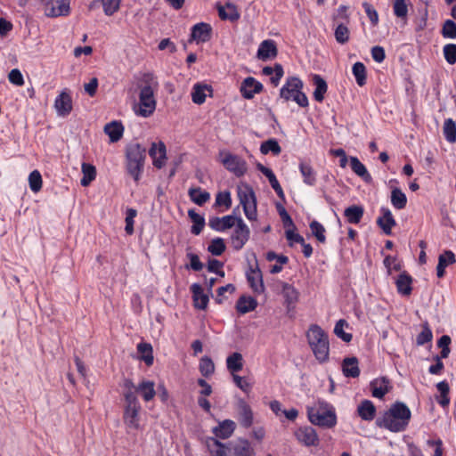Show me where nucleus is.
<instances>
[{
  "label": "nucleus",
  "mask_w": 456,
  "mask_h": 456,
  "mask_svg": "<svg viewBox=\"0 0 456 456\" xmlns=\"http://www.w3.org/2000/svg\"><path fill=\"white\" fill-rule=\"evenodd\" d=\"M433 338V334L431 330L428 327V323L423 325V329L421 332L417 336L416 342L419 346H423L424 344L430 342Z\"/></svg>",
  "instance_id": "obj_56"
},
{
  "label": "nucleus",
  "mask_w": 456,
  "mask_h": 456,
  "mask_svg": "<svg viewBox=\"0 0 456 456\" xmlns=\"http://www.w3.org/2000/svg\"><path fill=\"white\" fill-rule=\"evenodd\" d=\"M382 216L377 220V224L386 235H390L392 228L396 224L395 220L388 208H381Z\"/></svg>",
  "instance_id": "obj_23"
},
{
  "label": "nucleus",
  "mask_w": 456,
  "mask_h": 456,
  "mask_svg": "<svg viewBox=\"0 0 456 456\" xmlns=\"http://www.w3.org/2000/svg\"><path fill=\"white\" fill-rule=\"evenodd\" d=\"M442 35L445 38H456V23L451 20H445L443 25Z\"/></svg>",
  "instance_id": "obj_57"
},
{
  "label": "nucleus",
  "mask_w": 456,
  "mask_h": 456,
  "mask_svg": "<svg viewBox=\"0 0 456 456\" xmlns=\"http://www.w3.org/2000/svg\"><path fill=\"white\" fill-rule=\"evenodd\" d=\"M350 166L352 170L365 182H370L371 176L367 171L365 166L356 157H350Z\"/></svg>",
  "instance_id": "obj_39"
},
{
  "label": "nucleus",
  "mask_w": 456,
  "mask_h": 456,
  "mask_svg": "<svg viewBox=\"0 0 456 456\" xmlns=\"http://www.w3.org/2000/svg\"><path fill=\"white\" fill-rule=\"evenodd\" d=\"M137 351L140 354L139 359L143 361L147 366L153 364V349L151 344L143 342L139 343L137 345Z\"/></svg>",
  "instance_id": "obj_37"
},
{
  "label": "nucleus",
  "mask_w": 456,
  "mask_h": 456,
  "mask_svg": "<svg viewBox=\"0 0 456 456\" xmlns=\"http://www.w3.org/2000/svg\"><path fill=\"white\" fill-rule=\"evenodd\" d=\"M139 88V104L135 112L141 117L148 118L153 114L157 106L155 92L159 89V82L154 74L144 73Z\"/></svg>",
  "instance_id": "obj_2"
},
{
  "label": "nucleus",
  "mask_w": 456,
  "mask_h": 456,
  "mask_svg": "<svg viewBox=\"0 0 456 456\" xmlns=\"http://www.w3.org/2000/svg\"><path fill=\"white\" fill-rule=\"evenodd\" d=\"M9 81L18 86L24 85V79L21 72L18 69H13L8 75Z\"/></svg>",
  "instance_id": "obj_63"
},
{
  "label": "nucleus",
  "mask_w": 456,
  "mask_h": 456,
  "mask_svg": "<svg viewBox=\"0 0 456 456\" xmlns=\"http://www.w3.org/2000/svg\"><path fill=\"white\" fill-rule=\"evenodd\" d=\"M125 403L124 421L129 428L136 429L139 427V411L141 410L139 401L136 395L128 394Z\"/></svg>",
  "instance_id": "obj_9"
},
{
  "label": "nucleus",
  "mask_w": 456,
  "mask_h": 456,
  "mask_svg": "<svg viewBox=\"0 0 456 456\" xmlns=\"http://www.w3.org/2000/svg\"><path fill=\"white\" fill-rule=\"evenodd\" d=\"M278 54L276 44L272 39L264 40L258 47L256 57L261 61L274 59Z\"/></svg>",
  "instance_id": "obj_18"
},
{
  "label": "nucleus",
  "mask_w": 456,
  "mask_h": 456,
  "mask_svg": "<svg viewBox=\"0 0 456 456\" xmlns=\"http://www.w3.org/2000/svg\"><path fill=\"white\" fill-rule=\"evenodd\" d=\"M29 188L34 192H38L42 188V176L39 171L34 170L28 176Z\"/></svg>",
  "instance_id": "obj_55"
},
{
  "label": "nucleus",
  "mask_w": 456,
  "mask_h": 456,
  "mask_svg": "<svg viewBox=\"0 0 456 456\" xmlns=\"http://www.w3.org/2000/svg\"><path fill=\"white\" fill-rule=\"evenodd\" d=\"M444 55L449 64L456 63V45L448 44L444 46Z\"/></svg>",
  "instance_id": "obj_59"
},
{
  "label": "nucleus",
  "mask_w": 456,
  "mask_h": 456,
  "mask_svg": "<svg viewBox=\"0 0 456 456\" xmlns=\"http://www.w3.org/2000/svg\"><path fill=\"white\" fill-rule=\"evenodd\" d=\"M82 173H83V177L80 180V183L82 186H85V187L88 186L91 183V182L95 179L96 169L91 164L83 163L82 164Z\"/></svg>",
  "instance_id": "obj_44"
},
{
  "label": "nucleus",
  "mask_w": 456,
  "mask_h": 456,
  "mask_svg": "<svg viewBox=\"0 0 456 456\" xmlns=\"http://www.w3.org/2000/svg\"><path fill=\"white\" fill-rule=\"evenodd\" d=\"M364 209L362 206L353 205L346 208L344 215L350 224H359L363 216Z\"/></svg>",
  "instance_id": "obj_36"
},
{
  "label": "nucleus",
  "mask_w": 456,
  "mask_h": 456,
  "mask_svg": "<svg viewBox=\"0 0 456 456\" xmlns=\"http://www.w3.org/2000/svg\"><path fill=\"white\" fill-rule=\"evenodd\" d=\"M200 371L204 377H208L214 373L215 365L213 361L209 357L204 356L200 359Z\"/></svg>",
  "instance_id": "obj_54"
},
{
  "label": "nucleus",
  "mask_w": 456,
  "mask_h": 456,
  "mask_svg": "<svg viewBox=\"0 0 456 456\" xmlns=\"http://www.w3.org/2000/svg\"><path fill=\"white\" fill-rule=\"evenodd\" d=\"M409 3V0H395L393 9L397 18L406 19Z\"/></svg>",
  "instance_id": "obj_50"
},
{
  "label": "nucleus",
  "mask_w": 456,
  "mask_h": 456,
  "mask_svg": "<svg viewBox=\"0 0 456 456\" xmlns=\"http://www.w3.org/2000/svg\"><path fill=\"white\" fill-rule=\"evenodd\" d=\"M345 327H347V322L345 320L340 319L335 325L334 333L343 341L350 342L352 340V334L345 332Z\"/></svg>",
  "instance_id": "obj_51"
},
{
  "label": "nucleus",
  "mask_w": 456,
  "mask_h": 456,
  "mask_svg": "<svg viewBox=\"0 0 456 456\" xmlns=\"http://www.w3.org/2000/svg\"><path fill=\"white\" fill-rule=\"evenodd\" d=\"M353 74L358 86H362L366 83V68L363 63L358 61L353 65Z\"/></svg>",
  "instance_id": "obj_48"
},
{
  "label": "nucleus",
  "mask_w": 456,
  "mask_h": 456,
  "mask_svg": "<svg viewBox=\"0 0 456 456\" xmlns=\"http://www.w3.org/2000/svg\"><path fill=\"white\" fill-rule=\"evenodd\" d=\"M309 227L311 229L313 235L316 238L318 241H320L321 243H324L326 241V230L321 223H319L316 220H314L310 223Z\"/></svg>",
  "instance_id": "obj_49"
},
{
  "label": "nucleus",
  "mask_w": 456,
  "mask_h": 456,
  "mask_svg": "<svg viewBox=\"0 0 456 456\" xmlns=\"http://www.w3.org/2000/svg\"><path fill=\"white\" fill-rule=\"evenodd\" d=\"M306 338L314 357L320 362L329 360L330 343L327 333L317 324H312L307 332Z\"/></svg>",
  "instance_id": "obj_4"
},
{
  "label": "nucleus",
  "mask_w": 456,
  "mask_h": 456,
  "mask_svg": "<svg viewBox=\"0 0 456 456\" xmlns=\"http://www.w3.org/2000/svg\"><path fill=\"white\" fill-rule=\"evenodd\" d=\"M237 419L240 426L248 428L254 421V414L249 404L243 399H238L236 403Z\"/></svg>",
  "instance_id": "obj_13"
},
{
  "label": "nucleus",
  "mask_w": 456,
  "mask_h": 456,
  "mask_svg": "<svg viewBox=\"0 0 456 456\" xmlns=\"http://www.w3.org/2000/svg\"><path fill=\"white\" fill-rule=\"evenodd\" d=\"M127 173L138 182L143 171L146 149L139 143H130L126 150Z\"/></svg>",
  "instance_id": "obj_6"
},
{
  "label": "nucleus",
  "mask_w": 456,
  "mask_h": 456,
  "mask_svg": "<svg viewBox=\"0 0 456 456\" xmlns=\"http://www.w3.org/2000/svg\"><path fill=\"white\" fill-rule=\"evenodd\" d=\"M443 133L447 142L451 143L456 142V123L452 118L444 120Z\"/></svg>",
  "instance_id": "obj_45"
},
{
  "label": "nucleus",
  "mask_w": 456,
  "mask_h": 456,
  "mask_svg": "<svg viewBox=\"0 0 456 456\" xmlns=\"http://www.w3.org/2000/svg\"><path fill=\"white\" fill-rule=\"evenodd\" d=\"M166 154V145L162 142H159V143L153 142L149 150V155L152 159L153 166L157 168L164 167L167 159Z\"/></svg>",
  "instance_id": "obj_17"
},
{
  "label": "nucleus",
  "mask_w": 456,
  "mask_h": 456,
  "mask_svg": "<svg viewBox=\"0 0 456 456\" xmlns=\"http://www.w3.org/2000/svg\"><path fill=\"white\" fill-rule=\"evenodd\" d=\"M263 90V85L252 77H246L240 85V93L245 99H252Z\"/></svg>",
  "instance_id": "obj_14"
},
{
  "label": "nucleus",
  "mask_w": 456,
  "mask_h": 456,
  "mask_svg": "<svg viewBox=\"0 0 456 456\" xmlns=\"http://www.w3.org/2000/svg\"><path fill=\"white\" fill-rule=\"evenodd\" d=\"M260 151L265 155L272 152L273 155L277 156L281 153V148L275 139H269L262 142L260 146Z\"/></svg>",
  "instance_id": "obj_47"
},
{
  "label": "nucleus",
  "mask_w": 456,
  "mask_h": 456,
  "mask_svg": "<svg viewBox=\"0 0 456 456\" xmlns=\"http://www.w3.org/2000/svg\"><path fill=\"white\" fill-rule=\"evenodd\" d=\"M411 418V412L409 407L402 402H395L382 418L376 420V425L391 432H402L408 427Z\"/></svg>",
  "instance_id": "obj_1"
},
{
  "label": "nucleus",
  "mask_w": 456,
  "mask_h": 456,
  "mask_svg": "<svg viewBox=\"0 0 456 456\" xmlns=\"http://www.w3.org/2000/svg\"><path fill=\"white\" fill-rule=\"evenodd\" d=\"M334 36L336 41L341 45H344L349 40V29L346 25L340 23L335 28Z\"/></svg>",
  "instance_id": "obj_52"
},
{
  "label": "nucleus",
  "mask_w": 456,
  "mask_h": 456,
  "mask_svg": "<svg viewBox=\"0 0 456 456\" xmlns=\"http://www.w3.org/2000/svg\"><path fill=\"white\" fill-rule=\"evenodd\" d=\"M391 203L397 209H403L407 203L406 195L398 188H395L391 191Z\"/></svg>",
  "instance_id": "obj_46"
},
{
  "label": "nucleus",
  "mask_w": 456,
  "mask_h": 456,
  "mask_svg": "<svg viewBox=\"0 0 456 456\" xmlns=\"http://www.w3.org/2000/svg\"><path fill=\"white\" fill-rule=\"evenodd\" d=\"M295 436L300 443L306 446L317 445L319 442L318 436L312 427L300 428L296 431Z\"/></svg>",
  "instance_id": "obj_21"
},
{
  "label": "nucleus",
  "mask_w": 456,
  "mask_h": 456,
  "mask_svg": "<svg viewBox=\"0 0 456 456\" xmlns=\"http://www.w3.org/2000/svg\"><path fill=\"white\" fill-rule=\"evenodd\" d=\"M238 196L246 217L250 221L256 220V198L252 188L246 187L245 190H240Z\"/></svg>",
  "instance_id": "obj_8"
},
{
  "label": "nucleus",
  "mask_w": 456,
  "mask_h": 456,
  "mask_svg": "<svg viewBox=\"0 0 456 456\" xmlns=\"http://www.w3.org/2000/svg\"><path fill=\"white\" fill-rule=\"evenodd\" d=\"M236 428L233 420L224 419L213 428V434L220 439H227L232 436Z\"/></svg>",
  "instance_id": "obj_22"
},
{
  "label": "nucleus",
  "mask_w": 456,
  "mask_h": 456,
  "mask_svg": "<svg viewBox=\"0 0 456 456\" xmlns=\"http://www.w3.org/2000/svg\"><path fill=\"white\" fill-rule=\"evenodd\" d=\"M307 416L312 424L323 428H330L337 423L333 407L324 401H318L307 407Z\"/></svg>",
  "instance_id": "obj_5"
},
{
  "label": "nucleus",
  "mask_w": 456,
  "mask_h": 456,
  "mask_svg": "<svg viewBox=\"0 0 456 456\" xmlns=\"http://www.w3.org/2000/svg\"><path fill=\"white\" fill-rule=\"evenodd\" d=\"M362 7L364 8V11L370 19V21L373 26H376L379 23V14L375 8L369 4L368 2L362 3Z\"/></svg>",
  "instance_id": "obj_62"
},
{
  "label": "nucleus",
  "mask_w": 456,
  "mask_h": 456,
  "mask_svg": "<svg viewBox=\"0 0 456 456\" xmlns=\"http://www.w3.org/2000/svg\"><path fill=\"white\" fill-rule=\"evenodd\" d=\"M303 82L297 77H289L287 78L286 83L280 90L281 98L285 101L292 100L300 107L308 106V98L305 93H303Z\"/></svg>",
  "instance_id": "obj_7"
},
{
  "label": "nucleus",
  "mask_w": 456,
  "mask_h": 456,
  "mask_svg": "<svg viewBox=\"0 0 456 456\" xmlns=\"http://www.w3.org/2000/svg\"><path fill=\"white\" fill-rule=\"evenodd\" d=\"M136 392L141 395L145 402H150L156 395L155 383L151 380L143 379L136 386Z\"/></svg>",
  "instance_id": "obj_28"
},
{
  "label": "nucleus",
  "mask_w": 456,
  "mask_h": 456,
  "mask_svg": "<svg viewBox=\"0 0 456 456\" xmlns=\"http://www.w3.org/2000/svg\"><path fill=\"white\" fill-rule=\"evenodd\" d=\"M45 16L56 18L69 13L70 0H40Z\"/></svg>",
  "instance_id": "obj_10"
},
{
  "label": "nucleus",
  "mask_w": 456,
  "mask_h": 456,
  "mask_svg": "<svg viewBox=\"0 0 456 456\" xmlns=\"http://www.w3.org/2000/svg\"><path fill=\"white\" fill-rule=\"evenodd\" d=\"M222 155L224 157L221 162L228 171L238 177L246 174L248 170L247 162L241 157L230 152L222 153Z\"/></svg>",
  "instance_id": "obj_11"
},
{
  "label": "nucleus",
  "mask_w": 456,
  "mask_h": 456,
  "mask_svg": "<svg viewBox=\"0 0 456 456\" xmlns=\"http://www.w3.org/2000/svg\"><path fill=\"white\" fill-rule=\"evenodd\" d=\"M208 250L213 256H221L225 250V244L223 239H213L208 247Z\"/></svg>",
  "instance_id": "obj_53"
},
{
  "label": "nucleus",
  "mask_w": 456,
  "mask_h": 456,
  "mask_svg": "<svg viewBox=\"0 0 456 456\" xmlns=\"http://www.w3.org/2000/svg\"><path fill=\"white\" fill-rule=\"evenodd\" d=\"M192 293L194 306L196 308L204 310L208 306L209 297L204 293L203 289L200 285L194 283L191 286Z\"/></svg>",
  "instance_id": "obj_24"
},
{
  "label": "nucleus",
  "mask_w": 456,
  "mask_h": 456,
  "mask_svg": "<svg viewBox=\"0 0 456 456\" xmlns=\"http://www.w3.org/2000/svg\"><path fill=\"white\" fill-rule=\"evenodd\" d=\"M256 307V301L253 297H240L236 304V309L239 313L244 314L253 311Z\"/></svg>",
  "instance_id": "obj_42"
},
{
  "label": "nucleus",
  "mask_w": 456,
  "mask_h": 456,
  "mask_svg": "<svg viewBox=\"0 0 456 456\" xmlns=\"http://www.w3.org/2000/svg\"><path fill=\"white\" fill-rule=\"evenodd\" d=\"M137 212L135 209L129 208L126 215V227L125 231L127 234L131 235L134 232V219L136 216Z\"/></svg>",
  "instance_id": "obj_61"
},
{
  "label": "nucleus",
  "mask_w": 456,
  "mask_h": 456,
  "mask_svg": "<svg viewBox=\"0 0 456 456\" xmlns=\"http://www.w3.org/2000/svg\"><path fill=\"white\" fill-rule=\"evenodd\" d=\"M312 80L315 86L314 98L316 102H322L328 89L327 83L320 75L317 74L313 76Z\"/></svg>",
  "instance_id": "obj_35"
},
{
  "label": "nucleus",
  "mask_w": 456,
  "mask_h": 456,
  "mask_svg": "<svg viewBox=\"0 0 456 456\" xmlns=\"http://www.w3.org/2000/svg\"><path fill=\"white\" fill-rule=\"evenodd\" d=\"M453 263H455V256L451 250H446L444 254H441L436 266L437 277L442 278L444 275L445 268Z\"/></svg>",
  "instance_id": "obj_33"
},
{
  "label": "nucleus",
  "mask_w": 456,
  "mask_h": 456,
  "mask_svg": "<svg viewBox=\"0 0 456 456\" xmlns=\"http://www.w3.org/2000/svg\"><path fill=\"white\" fill-rule=\"evenodd\" d=\"M343 374L347 378H357L360 375L358 359L356 357H346L342 362Z\"/></svg>",
  "instance_id": "obj_31"
},
{
  "label": "nucleus",
  "mask_w": 456,
  "mask_h": 456,
  "mask_svg": "<svg viewBox=\"0 0 456 456\" xmlns=\"http://www.w3.org/2000/svg\"><path fill=\"white\" fill-rule=\"evenodd\" d=\"M212 28L209 24L200 22L194 25L191 28L190 41H196L199 43L208 42L211 37Z\"/></svg>",
  "instance_id": "obj_19"
},
{
  "label": "nucleus",
  "mask_w": 456,
  "mask_h": 456,
  "mask_svg": "<svg viewBox=\"0 0 456 456\" xmlns=\"http://www.w3.org/2000/svg\"><path fill=\"white\" fill-rule=\"evenodd\" d=\"M235 228L231 236L232 246L235 250H240L248 242L250 236V230L241 217H238Z\"/></svg>",
  "instance_id": "obj_12"
},
{
  "label": "nucleus",
  "mask_w": 456,
  "mask_h": 456,
  "mask_svg": "<svg viewBox=\"0 0 456 456\" xmlns=\"http://www.w3.org/2000/svg\"><path fill=\"white\" fill-rule=\"evenodd\" d=\"M370 387L372 396L379 399H382L392 388L387 377L373 379L370 383Z\"/></svg>",
  "instance_id": "obj_16"
},
{
  "label": "nucleus",
  "mask_w": 456,
  "mask_h": 456,
  "mask_svg": "<svg viewBox=\"0 0 456 456\" xmlns=\"http://www.w3.org/2000/svg\"><path fill=\"white\" fill-rule=\"evenodd\" d=\"M227 369L234 374V372L240 371L243 367V358L240 353H232L226 359Z\"/></svg>",
  "instance_id": "obj_43"
},
{
  "label": "nucleus",
  "mask_w": 456,
  "mask_h": 456,
  "mask_svg": "<svg viewBox=\"0 0 456 456\" xmlns=\"http://www.w3.org/2000/svg\"><path fill=\"white\" fill-rule=\"evenodd\" d=\"M411 283L412 278L406 272L400 273L395 281L398 293L403 296H410L412 291Z\"/></svg>",
  "instance_id": "obj_29"
},
{
  "label": "nucleus",
  "mask_w": 456,
  "mask_h": 456,
  "mask_svg": "<svg viewBox=\"0 0 456 456\" xmlns=\"http://www.w3.org/2000/svg\"><path fill=\"white\" fill-rule=\"evenodd\" d=\"M274 70L275 72L271 76L270 81L274 86H277L283 77L284 71L282 66L279 63L274 65Z\"/></svg>",
  "instance_id": "obj_64"
},
{
  "label": "nucleus",
  "mask_w": 456,
  "mask_h": 456,
  "mask_svg": "<svg viewBox=\"0 0 456 456\" xmlns=\"http://www.w3.org/2000/svg\"><path fill=\"white\" fill-rule=\"evenodd\" d=\"M281 294L285 299V304L288 311L294 307V305L298 299L297 290L290 284L282 282Z\"/></svg>",
  "instance_id": "obj_32"
},
{
  "label": "nucleus",
  "mask_w": 456,
  "mask_h": 456,
  "mask_svg": "<svg viewBox=\"0 0 456 456\" xmlns=\"http://www.w3.org/2000/svg\"><path fill=\"white\" fill-rule=\"evenodd\" d=\"M218 15L221 20L236 21L240 19V12L235 4L232 3H226L224 6H217Z\"/></svg>",
  "instance_id": "obj_27"
},
{
  "label": "nucleus",
  "mask_w": 456,
  "mask_h": 456,
  "mask_svg": "<svg viewBox=\"0 0 456 456\" xmlns=\"http://www.w3.org/2000/svg\"><path fill=\"white\" fill-rule=\"evenodd\" d=\"M359 417L365 421H371L376 416V407L370 400H363L357 406Z\"/></svg>",
  "instance_id": "obj_26"
},
{
  "label": "nucleus",
  "mask_w": 456,
  "mask_h": 456,
  "mask_svg": "<svg viewBox=\"0 0 456 456\" xmlns=\"http://www.w3.org/2000/svg\"><path fill=\"white\" fill-rule=\"evenodd\" d=\"M299 170L304 178V183L307 185L314 186L316 183V174L311 165L301 162Z\"/></svg>",
  "instance_id": "obj_40"
},
{
  "label": "nucleus",
  "mask_w": 456,
  "mask_h": 456,
  "mask_svg": "<svg viewBox=\"0 0 456 456\" xmlns=\"http://www.w3.org/2000/svg\"><path fill=\"white\" fill-rule=\"evenodd\" d=\"M247 279L251 289L255 292L258 294L264 292L265 286L263 283L262 273L257 267L256 269L250 267V270L247 273Z\"/></svg>",
  "instance_id": "obj_25"
},
{
  "label": "nucleus",
  "mask_w": 456,
  "mask_h": 456,
  "mask_svg": "<svg viewBox=\"0 0 456 456\" xmlns=\"http://www.w3.org/2000/svg\"><path fill=\"white\" fill-rule=\"evenodd\" d=\"M238 217L229 215L223 217L212 216L208 220V225L211 229L217 232H224L235 225Z\"/></svg>",
  "instance_id": "obj_15"
},
{
  "label": "nucleus",
  "mask_w": 456,
  "mask_h": 456,
  "mask_svg": "<svg viewBox=\"0 0 456 456\" xmlns=\"http://www.w3.org/2000/svg\"><path fill=\"white\" fill-rule=\"evenodd\" d=\"M216 205L224 206L226 208H230L232 206V198L230 191H225L217 193L216 197Z\"/></svg>",
  "instance_id": "obj_60"
},
{
  "label": "nucleus",
  "mask_w": 456,
  "mask_h": 456,
  "mask_svg": "<svg viewBox=\"0 0 456 456\" xmlns=\"http://www.w3.org/2000/svg\"><path fill=\"white\" fill-rule=\"evenodd\" d=\"M188 216L191 219V221L193 223L191 228V232L192 234L194 235H199L204 226H205V219L202 216L199 215L198 213H196L193 209H190L188 211Z\"/></svg>",
  "instance_id": "obj_41"
},
{
  "label": "nucleus",
  "mask_w": 456,
  "mask_h": 456,
  "mask_svg": "<svg viewBox=\"0 0 456 456\" xmlns=\"http://www.w3.org/2000/svg\"><path fill=\"white\" fill-rule=\"evenodd\" d=\"M57 114L61 117L68 116L72 110V100L69 94L62 91L54 101Z\"/></svg>",
  "instance_id": "obj_20"
},
{
  "label": "nucleus",
  "mask_w": 456,
  "mask_h": 456,
  "mask_svg": "<svg viewBox=\"0 0 456 456\" xmlns=\"http://www.w3.org/2000/svg\"><path fill=\"white\" fill-rule=\"evenodd\" d=\"M212 93V88L208 85L195 84L191 91V100L196 104H202L206 101L208 94Z\"/></svg>",
  "instance_id": "obj_30"
},
{
  "label": "nucleus",
  "mask_w": 456,
  "mask_h": 456,
  "mask_svg": "<svg viewBox=\"0 0 456 456\" xmlns=\"http://www.w3.org/2000/svg\"><path fill=\"white\" fill-rule=\"evenodd\" d=\"M188 194L191 200L199 206L204 205L210 199V194L208 191L201 190L200 187L190 188Z\"/></svg>",
  "instance_id": "obj_38"
},
{
  "label": "nucleus",
  "mask_w": 456,
  "mask_h": 456,
  "mask_svg": "<svg viewBox=\"0 0 456 456\" xmlns=\"http://www.w3.org/2000/svg\"><path fill=\"white\" fill-rule=\"evenodd\" d=\"M208 447L212 456H253L254 454V448L245 438H239L227 444L211 438Z\"/></svg>",
  "instance_id": "obj_3"
},
{
  "label": "nucleus",
  "mask_w": 456,
  "mask_h": 456,
  "mask_svg": "<svg viewBox=\"0 0 456 456\" xmlns=\"http://www.w3.org/2000/svg\"><path fill=\"white\" fill-rule=\"evenodd\" d=\"M104 132L109 135L111 142H116L121 139L124 132V126L120 122L112 121L105 125Z\"/></svg>",
  "instance_id": "obj_34"
},
{
  "label": "nucleus",
  "mask_w": 456,
  "mask_h": 456,
  "mask_svg": "<svg viewBox=\"0 0 456 456\" xmlns=\"http://www.w3.org/2000/svg\"><path fill=\"white\" fill-rule=\"evenodd\" d=\"M104 13L108 16L118 11L121 0H102Z\"/></svg>",
  "instance_id": "obj_58"
}]
</instances>
